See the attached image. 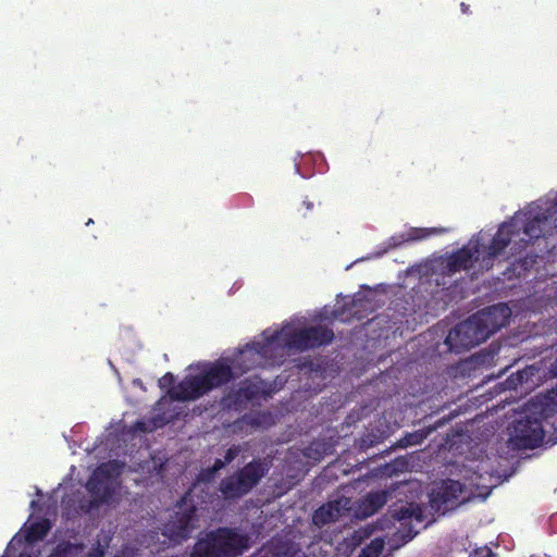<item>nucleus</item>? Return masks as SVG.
I'll use <instances>...</instances> for the list:
<instances>
[{"label": "nucleus", "instance_id": "1", "mask_svg": "<svg viewBox=\"0 0 557 557\" xmlns=\"http://www.w3.org/2000/svg\"><path fill=\"white\" fill-rule=\"evenodd\" d=\"M557 214V210L552 200H546L543 205L531 206L525 212H518L511 219H519L517 227L518 242L510 246V256L505 258L516 268L528 271L534 265L537 255L528 252L527 247L533 239H537L544 234V226Z\"/></svg>", "mask_w": 557, "mask_h": 557}, {"label": "nucleus", "instance_id": "34", "mask_svg": "<svg viewBox=\"0 0 557 557\" xmlns=\"http://www.w3.org/2000/svg\"><path fill=\"white\" fill-rule=\"evenodd\" d=\"M460 9H461L463 14H469L470 13V7L468 4H466L465 2L460 3Z\"/></svg>", "mask_w": 557, "mask_h": 557}, {"label": "nucleus", "instance_id": "23", "mask_svg": "<svg viewBox=\"0 0 557 557\" xmlns=\"http://www.w3.org/2000/svg\"><path fill=\"white\" fill-rule=\"evenodd\" d=\"M215 476H216V472L212 471L211 467H209L207 469H202L198 473L197 480L190 488L195 487V491H196L200 483H205V484L211 483L212 481H214Z\"/></svg>", "mask_w": 557, "mask_h": 557}, {"label": "nucleus", "instance_id": "9", "mask_svg": "<svg viewBox=\"0 0 557 557\" xmlns=\"http://www.w3.org/2000/svg\"><path fill=\"white\" fill-rule=\"evenodd\" d=\"M468 499L466 486L456 480H443L432 490L430 494L431 507L445 513L455 509Z\"/></svg>", "mask_w": 557, "mask_h": 557}, {"label": "nucleus", "instance_id": "22", "mask_svg": "<svg viewBox=\"0 0 557 557\" xmlns=\"http://www.w3.org/2000/svg\"><path fill=\"white\" fill-rule=\"evenodd\" d=\"M417 511L420 512V506L414 503H409L406 506L392 509L389 513L394 520H397L404 524L408 520L411 521L412 515Z\"/></svg>", "mask_w": 557, "mask_h": 557}, {"label": "nucleus", "instance_id": "32", "mask_svg": "<svg viewBox=\"0 0 557 557\" xmlns=\"http://www.w3.org/2000/svg\"><path fill=\"white\" fill-rule=\"evenodd\" d=\"M169 421H170V420H168V419H162V418L158 417V418H156V419H154V421H153V422H154V423H153V424H154L153 426H154V428L162 426V425H164L165 423H168Z\"/></svg>", "mask_w": 557, "mask_h": 557}, {"label": "nucleus", "instance_id": "12", "mask_svg": "<svg viewBox=\"0 0 557 557\" xmlns=\"http://www.w3.org/2000/svg\"><path fill=\"white\" fill-rule=\"evenodd\" d=\"M262 393L259 382L250 379L243 380L236 389L231 391L222 398V405L235 411L246 409L248 404L258 399Z\"/></svg>", "mask_w": 557, "mask_h": 557}, {"label": "nucleus", "instance_id": "5", "mask_svg": "<svg viewBox=\"0 0 557 557\" xmlns=\"http://www.w3.org/2000/svg\"><path fill=\"white\" fill-rule=\"evenodd\" d=\"M268 473V467L260 459H252L243 468L223 478L219 491L225 500H237L249 494Z\"/></svg>", "mask_w": 557, "mask_h": 557}, {"label": "nucleus", "instance_id": "16", "mask_svg": "<svg viewBox=\"0 0 557 557\" xmlns=\"http://www.w3.org/2000/svg\"><path fill=\"white\" fill-rule=\"evenodd\" d=\"M453 417L454 416L451 414L443 417L438 419L434 424L428 425L423 429L417 430L411 433H406L405 436L398 441L397 446L406 448L408 446L420 445L434 431L448 423L453 419Z\"/></svg>", "mask_w": 557, "mask_h": 557}, {"label": "nucleus", "instance_id": "30", "mask_svg": "<svg viewBox=\"0 0 557 557\" xmlns=\"http://www.w3.org/2000/svg\"><path fill=\"white\" fill-rule=\"evenodd\" d=\"M417 533H418V532H417V531H412V528L410 527V528L408 529V531L401 535V537H403L406 542H408V541L412 540V539L417 535Z\"/></svg>", "mask_w": 557, "mask_h": 557}, {"label": "nucleus", "instance_id": "25", "mask_svg": "<svg viewBox=\"0 0 557 557\" xmlns=\"http://www.w3.org/2000/svg\"><path fill=\"white\" fill-rule=\"evenodd\" d=\"M381 552L382 543L375 545L374 542H372L371 545L367 546L361 550L359 557H379Z\"/></svg>", "mask_w": 557, "mask_h": 557}, {"label": "nucleus", "instance_id": "14", "mask_svg": "<svg viewBox=\"0 0 557 557\" xmlns=\"http://www.w3.org/2000/svg\"><path fill=\"white\" fill-rule=\"evenodd\" d=\"M207 389L200 374L185 376L175 388L168 392L172 400L189 401L196 400L207 394Z\"/></svg>", "mask_w": 557, "mask_h": 557}, {"label": "nucleus", "instance_id": "27", "mask_svg": "<svg viewBox=\"0 0 557 557\" xmlns=\"http://www.w3.org/2000/svg\"><path fill=\"white\" fill-rule=\"evenodd\" d=\"M239 454V448L237 446L230 447L224 455V463L230 465Z\"/></svg>", "mask_w": 557, "mask_h": 557}, {"label": "nucleus", "instance_id": "13", "mask_svg": "<svg viewBox=\"0 0 557 557\" xmlns=\"http://www.w3.org/2000/svg\"><path fill=\"white\" fill-rule=\"evenodd\" d=\"M200 376L209 393L213 388L221 387L234 380L235 370L232 364L223 360H218L206 369Z\"/></svg>", "mask_w": 557, "mask_h": 557}, {"label": "nucleus", "instance_id": "29", "mask_svg": "<svg viewBox=\"0 0 557 557\" xmlns=\"http://www.w3.org/2000/svg\"><path fill=\"white\" fill-rule=\"evenodd\" d=\"M227 465L224 463V460L223 459H220V458H216L213 462V465L211 466L212 468V471H215L216 473L222 470L223 468H225Z\"/></svg>", "mask_w": 557, "mask_h": 557}, {"label": "nucleus", "instance_id": "20", "mask_svg": "<svg viewBox=\"0 0 557 557\" xmlns=\"http://www.w3.org/2000/svg\"><path fill=\"white\" fill-rule=\"evenodd\" d=\"M50 530V522L47 519L32 523L25 531V541L28 544L42 540Z\"/></svg>", "mask_w": 557, "mask_h": 557}, {"label": "nucleus", "instance_id": "2", "mask_svg": "<svg viewBox=\"0 0 557 557\" xmlns=\"http://www.w3.org/2000/svg\"><path fill=\"white\" fill-rule=\"evenodd\" d=\"M497 312L496 307H490L458 323L445 339L449 350L460 354L485 342L505 325V322L496 321Z\"/></svg>", "mask_w": 557, "mask_h": 557}, {"label": "nucleus", "instance_id": "31", "mask_svg": "<svg viewBox=\"0 0 557 557\" xmlns=\"http://www.w3.org/2000/svg\"><path fill=\"white\" fill-rule=\"evenodd\" d=\"M423 519H424L423 510H422V508L420 507V512H418V511H417V512H414V513L412 515V520H416L417 522H422V521H423Z\"/></svg>", "mask_w": 557, "mask_h": 557}, {"label": "nucleus", "instance_id": "17", "mask_svg": "<svg viewBox=\"0 0 557 557\" xmlns=\"http://www.w3.org/2000/svg\"><path fill=\"white\" fill-rule=\"evenodd\" d=\"M342 502L333 500L319 507L312 515L314 524L322 527L336 521L342 516Z\"/></svg>", "mask_w": 557, "mask_h": 557}, {"label": "nucleus", "instance_id": "6", "mask_svg": "<svg viewBox=\"0 0 557 557\" xmlns=\"http://www.w3.org/2000/svg\"><path fill=\"white\" fill-rule=\"evenodd\" d=\"M276 332L281 333L280 347L306 351L325 346L334 339V332L325 325H314L298 330L285 326Z\"/></svg>", "mask_w": 557, "mask_h": 557}, {"label": "nucleus", "instance_id": "36", "mask_svg": "<svg viewBox=\"0 0 557 557\" xmlns=\"http://www.w3.org/2000/svg\"><path fill=\"white\" fill-rule=\"evenodd\" d=\"M553 372L554 374L557 376V359L555 360V362L553 363Z\"/></svg>", "mask_w": 557, "mask_h": 557}, {"label": "nucleus", "instance_id": "33", "mask_svg": "<svg viewBox=\"0 0 557 557\" xmlns=\"http://www.w3.org/2000/svg\"><path fill=\"white\" fill-rule=\"evenodd\" d=\"M302 206L306 208L307 211H310L313 209V202L308 199H305L302 201Z\"/></svg>", "mask_w": 557, "mask_h": 557}, {"label": "nucleus", "instance_id": "4", "mask_svg": "<svg viewBox=\"0 0 557 557\" xmlns=\"http://www.w3.org/2000/svg\"><path fill=\"white\" fill-rule=\"evenodd\" d=\"M282 332H262V342H251L240 349L232 359V366L238 374L256 368H265L274 363V350L280 347Z\"/></svg>", "mask_w": 557, "mask_h": 557}, {"label": "nucleus", "instance_id": "3", "mask_svg": "<svg viewBox=\"0 0 557 557\" xmlns=\"http://www.w3.org/2000/svg\"><path fill=\"white\" fill-rule=\"evenodd\" d=\"M249 547L247 534L237 528L219 527L199 537L188 557H239Z\"/></svg>", "mask_w": 557, "mask_h": 557}, {"label": "nucleus", "instance_id": "35", "mask_svg": "<svg viewBox=\"0 0 557 557\" xmlns=\"http://www.w3.org/2000/svg\"><path fill=\"white\" fill-rule=\"evenodd\" d=\"M137 428L144 432L147 431L144 422H137Z\"/></svg>", "mask_w": 557, "mask_h": 557}, {"label": "nucleus", "instance_id": "28", "mask_svg": "<svg viewBox=\"0 0 557 557\" xmlns=\"http://www.w3.org/2000/svg\"><path fill=\"white\" fill-rule=\"evenodd\" d=\"M525 375H527V373H525V372H523V371H519V372H517V374H516V379H513V376H510V377L508 379V383H509V385H510L511 387H515V388H516V387H517V384H521V383L523 382V379H524V376H525Z\"/></svg>", "mask_w": 557, "mask_h": 557}, {"label": "nucleus", "instance_id": "8", "mask_svg": "<svg viewBox=\"0 0 557 557\" xmlns=\"http://www.w3.org/2000/svg\"><path fill=\"white\" fill-rule=\"evenodd\" d=\"M123 468L124 463L119 460H109L96 468L86 484L92 498L91 507H98L112 498L113 481L121 475Z\"/></svg>", "mask_w": 557, "mask_h": 557}, {"label": "nucleus", "instance_id": "18", "mask_svg": "<svg viewBox=\"0 0 557 557\" xmlns=\"http://www.w3.org/2000/svg\"><path fill=\"white\" fill-rule=\"evenodd\" d=\"M387 498L388 493L386 491L370 492L362 499V513L367 517L372 516L386 504Z\"/></svg>", "mask_w": 557, "mask_h": 557}, {"label": "nucleus", "instance_id": "38", "mask_svg": "<svg viewBox=\"0 0 557 557\" xmlns=\"http://www.w3.org/2000/svg\"><path fill=\"white\" fill-rule=\"evenodd\" d=\"M91 223H94V221H92L91 219H89V220L87 221L86 225H89V224H91Z\"/></svg>", "mask_w": 557, "mask_h": 557}, {"label": "nucleus", "instance_id": "26", "mask_svg": "<svg viewBox=\"0 0 557 557\" xmlns=\"http://www.w3.org/2000/svg\"><path fill=\"white\" fill-rule=\"evenodd\" d=\"M106 547L97 542L92 547L88 550V553L84 557H104Z\"/></svg>", "mask_w": 557, "mask_h": 557}, {"label": "nucleus", "instance_id": "19", "mask_svg": "<svg viewBox=\"0 0 557 557\" xmlns=\"http://www.w3.org/2000/svg\"><path fill=\"white\" fill-rule=\"evenodd\" d=\"M85 549L83 542L60 541L48 555V557H77Z\"/></svg>", "mask_w": 557, "mask_h": 557}, {"label": "nucleus", "instance_id": "15", "mask_svg": "<svg viewBox=\"0 0 557 557\" xmlns=\"http://www.w3.org/2000/svg\"><path fill=\"white\" fill-rule=\"evenodd\" d=\"M479 251V244L474 245L472 248L463 246L454 251L444 261V273L450 275L460 271L469 270L472 267L473 261L479 260V257H475Z\"/></svg>", "mask_w": 557, "mask_h": 557}, {"label": "nucleus", "instance_id": "7", "mask_svg": "<svg viewBox=\"0 0 557 557\" xmlns=\"http://www.w3.org/2000/svg\"><path fill=\"white\" fill-rule=\"evenodd\" d=\"M195 487L189 488L177 507L178 510L171 517V519L163 525L162 534L171 541L181 543L190 536L195 522L197 520V504L194 503Z\"/></svg>", "mask_w": 557, "mask_h": 557}, {"label": "nucleus", "instance_id": "10", "mask_svg": "<svg viewBox=\"0 0 557 557\" xmlns=\"http://www.w3.org/2000/svg\"><path fill=\"white\" fill-rule=\"evenodd\" d=\"M544 441L542 422L536 418L527 417L515 422L509 436V444L515 449H533Z\"/></svg>", "mask_w": 557, "mask_h": 557}, {"label": "nucleus", "instance_id": "11", "mask_svg": "<svg viewBox=\"0 0 557 557\" xmlns=\"http://www.w3.org/2000/svg\"><path fill=\"white\" fill-rule=\"evenodd\" d=\"M519 226V219H510L499 224L497 232L492 237L490 244L484 247L481 265L491 269L495 259L505 253L507 247L513 242L517 236V227Z\"/></svg>", "mask_w": 557, "mask_h": 557}, {"label": "nucleus", "instance_id": "37", "mask_svg": "<svg viewBox=\"0 0 557 557\" xmlns=\"http://www.w3.org/2000/svg\"><path fill=\"white\" fill-rule=\"evenodd\" d=\"M485 553L487 557L492 556V552L490 549H487Z\"/></svg>", "mask_w": 557, "mask_h": 557}, {"label": "nucleus", "instance_id": "21", "mask_svg": "<svg viewBox=\"0 0 557 557\" xmlns=\"http://www.w3.org/2000/svg\"><path fill=\"white\" fill-rule=\"evenodd\" d=\"M444 228H437V227H430V228H421V227H412L409 230V232L406 235H403L401 243L404 242H418L423 240L432 235H437L444 233ZM400 244L394 243L393 246L396 247Z\"/></svg>", "mask_w": 557, "mask_h": 557}, {"label": "nucleus", "instance_id": "24", "mask_svg": "<svg viewBox=\"0 0 557 557\" xmlns=\"http://www.w3.org/2000/svg\"><path fill=\"white\" fill-rule=\"evenodd\" d=\"M159 386L161 389H166V393L169 391H172L176 387L175 385V376L171 372H166L160 380H159Z\"/></svg>", "mask_w": 557, "mask_h": 557}]
</instances>
